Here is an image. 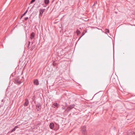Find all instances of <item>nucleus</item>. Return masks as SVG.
Listing matches in <instances>:
<instances>
[{"label":"nucleus","mask_w":135,"mask_h":135,"mask_svg":"<svg viewBox=\"0 0 135 135\" xmlns=\"http://www.w3.org/2000/svg\"><path fill=\"white\" fill-rule=\"evenodd\" d=\"M59 105L57 103H54L52 105L53 107L55 108V107H56L57 108H58Z\"/></svg>","instance_id":"8"},{"label":"nucleus","mask_w":135,"mask_h":135,"mask_svg":"<svg viewBox=\"0 0 135 135\" xmlns=\"http://www.w3.org/2000/svg\"><path fill=\"white\" fill-rule=\"evenodd\" d=\"M28 18V17H26L24 19L26 21Z\"/></svg>","instance_id":"20"},{"label":"nucleus","mask_w":135,"mask_h":135,"mask_svg":"<svg viewBox=\"0 0 135 135\" xmlns=\"http://www.w3.org/2000/svg\"><path fill=\"white\" fill-rule=\"evenodd\" d=\"M36 107L37 110L38 111L40 110L41 108V105L40 103H38L36 105Z\"/></svg>","instance_id":"2"},{"label":"nucleus","mask_w":135,"mask_h":135,"mask_svg":"<svg viewBox=\"0 0 135 135\" xmlns=\"http://www.w3.org/2000/svg\"><path fill=\"white\" fill-rule=\"evenodd\" d=\"M18 126H15V128H18Z\"/></svg>","instance_id":"26"},{"label":"nucleus","mask_w":135,"mask_h":135,"mask_svg":"<svg viewBox=\"0 0 135 135\" xmlns=\"http://www.w3.org/2000/svg\"><path fill=\"white\" fill-rule=\"evenodd\" d=\"M85 34V33H84V32H83L82 33V35H81V36L82 37Z\"/></svg>","instance_id":"22"},{"label":"nucleus","mask_w":135,"mask_h":135,"mask_svg":"<svg viewBox=\"0 0 135 135\" xmlns=\"http://www.w3.org/2000/svg\"><path fill=\"white\" fill-rule=\"evenodd\" d=\"M75 106L74 104H73L70 105V106L68 107L71 109L73 108Z\"/></svg>","instance_id":"12"},{"label":"nucleus","mask_w":135,"mask_h":135,"mask_svg":"<svg viewBox=\"0 0 135 135\" xmlns=\"http://www.w3.org/2000/svg\"><path fill=\"white\" fill-rule=\"evenodd\" d=\"M23 16H22V15L21 16V17L20 18V19H21L23 17Z\"/></svg>","instance_id":"28"},{"label":"nucleus","mask_w":135,"mask_h":135,"mask_svg":"<svg viewBox=\"0 0 135 135\" xmlns=\"http://www.w3.org/2000/svg\"><path fill=\"white\" fill-rule=\"evenodd\" d=\"M82 133L84 135H87V133L86 131V128L85 126H84L81 127Z\"/></svg>","instance_id":"1"},{"label":"nucleus","mask_w":135,"mask_h":135,"mask_svg":"<svg viewBox=\"0 0 135 135\" xmlns=\"http://www.w3.org/2000/svg\"><path fill=\"white\" fill-rule=\"evenodd\" d=\"M132 135H135V133L134 132L132 134Z\"/></svg>","instance_id":"27"},{"label":"nucleus","mask_w":135,"mask_h":135,"mask_svg":"<svg viewBox=\"0 0 135 135\" xmlns=\"http://www.w3.org/2000/svg\"><path fill=\"white\" fill-rule=\"evenodd\" d=\"M32 99L33 100V101H34V97H33V98H32Z\"/></svg>","instance_id":"29"},{"label":"nucleus","mask_w":135,"mask_h":135,"mask_svg":"<svg viewBox=\"0 0 135 135\" xmlns=\"http://www.w3.org/2000/svg\"><path fill=\"white\" fill-rule=\"evenodd\" d=\"M54 124L53 123H51L49 125L51 129H53L54 127Z\"/></svg>","instance_id":"9"},{"label":"nucleus","mask_w":135,"mask_h":135,"mask_svg":"<svg viewBox=\"0 0 135 135\" xmlns=\"http://www.w3.org/2000/svg\"><path fill=\"white\" fill-rule=\"evenodd\" d=\"M53 65L54 66L55 64H53Z\"/></svg>","instance_id":"30"},{"label":"nucleus","mask_w":135,"mask_h":135,"mask_svg":"<svg viewBox=\"0 0 135 135\" xmlns=\"http://www.w3.org/2000/svg\"><path fill=\"white\" fill-rule=\"evenodd\" d=\"M30 41H29L28 42V47H29L30 45Z\"/></svg>","instance_id":"18"},{"label":"nucleus","mask_w":135,"mask_h":135,"mask_svg":"<svg viewBox=\"0 0 135 135\" xmlns=\"http://www.w3.org/2000/svg\"><path fill=\"white\" fill-rule=\"evenodd\" d=\"M35 45L33 46L30 49V50L32 51V50L35 48Z\"/></svg>","instance_id":"15"},{"label":"nucleus","mask_w":135,"mask_h":135,"mask_svg":"<svg viewBox=\"0 0 135 135\" xmlns=\"http://www.w3.org/2000/svg\"><path fill=\"white\" fill-rule=\"evenodd\" d=\"M31 37H30L29 40H32L34 38L35 36V33L34 32H32L30 35Z\"/></svg>","instance_id":"4"},{"label":"nucleus","mask_w":135,"mask_h":135,"mask_svg":"<svg viewBox=\"0 0 135 135\" xmlns=\"http://www.w3.org/2000/svg\"><path fill=\"white\" fill-rule=\"evenodd\" d=\"M33 83L35 85H39V82L38 80H35L33 81Z\"/></svg>","instance_id":"6"},{"label":"nucleus","mask_w":135,"mask_h":135,"mask_svg":"<svg viewBox=\"0 0 135 135\" xmlns=\"http://www.w3.org/2000/svg\"><path fill=\"white\" fill-rule=\"evenodd\" d=\"M82 37V36H81L79 38V39H78V41L80 39V38Z\"/></svg>","instance_id":"23"},{"label":"nucleus","mask_w":135,"mask_h":135,"mask_svg":"<svg viewBox=\"0 0 135 135\" xmlns=\"http://www.w3.org/2000/svg\"><path fill=\"white\" fill-rule=\"evenodd\" d=\"M65 106L66 107V106H67V105H67V104L66 103H65Z\"/></svg>","instance_id":"24"},{"label":"nucleus","mask_w":135,"mask_h":135,"mask_svg":"<svg viewBox=\"0 0 135 135\" xmlns=\"http://www.w3.org/2000/svg\"><path fill=\"white\" fill-rule=\"evenodd\" d=\"M44 2L45 4L47 5L49 3V0H44Z\"/></svg>","instance_id":"10"},{"label":"nucleus","mask_w":135,"mask_h":135,"mask_svg":"<svg viewBox=\"0 0 135 135\" xmlns=\"http://www.w3.org/2000/svg\"><path fill=\"white\" fill-rule=\"evenodd\" d=\"M15 83L17 84H20L21 83L20 81L17 79L15 80Z\"/></svg>","instance_id":"7"},{"label":"nucleus","mask_w":135,"mask_h":135,"mask_svg":"<svg viewBox=\"0 0 135 135\" xmlns=\"http://www.w3.org/2000/svg\"><path fill=\"white\" fill-rule=\"evenodd\" d=\"M105 33H109V30L107 29H106L105 30Z\"/></svg>","instance_id":"13"},{"label":"nucleus","mask_w":135,"mask_h":135,"mask_svg":"<svg viewBox=\"0 0 135 135\" xmlns=\"http://www.w3.org/2000/svg\"><path fill=\"white\" fill-rule=\"evenodd\" d=\"M70 109H71L68 107L67 108L65 109V111L67 112H68L70 110Z\"/></svg>","instance_id":"14"},{"label":"nucleus","mask_w":135,"mask_h":135,"mask_svg":"<svg viewBox=\"0 0 135 135\" xmlns=\"http://www.w3.org/2000/svg\"><path fill=\"white\" fill-rule=\"evenodd\" d=\"M62 108L63 109H65V108L64 107H62Z\"/></svg>","instance_id":"25"},{"label":"nucleus","mask_w":135,"mask_h":135,"mask_svg":"<svg viewBox=\"0 0 135 135\" xmlns=\"http://www.w3.org/2000/svg\"><path fill=\"white\" fill-rule=\"evenodd\" d=\"M35 0H32L30 2V4H32L33 2L35 1Z\"/></svg>","instance_id":"19"},{"label":"nucleus","mask_w":135,"mask_h":135,"mask_svg":"<svg viewBox=\"0 0 135 135\" xmlns=\"http://www.w3.org/2000/svg\"><path fill=\"white\" fill-rule=\"evenodd\" d=\"M97 2H96H96H94V4L93 5V6H94V5H95V4H97Z\"/></svg>","instance_id":"21"},{"label":"nucleus","mask_w":135,"mask_h":135,"mask_svg":"<svg viewBox=\"0 0 135 135\" xmlns=\"http://www.w3.org/2000/svg\"><path fill=\"white\" fill-rule=\"evenodd\" d=\"M25 102L24 104V105L26 107L29 104V102L27 99H26L25 100Z\"/></svg>","instance_id":"5"},{"label":"nucleus","mask_w":135,"mask_h":135,"mask_svg":"<svg viewBox=\"0 0 135 135\" xmlns=\"http://www.w3.org/2000/svg\"><path fill=\"white\" fill-rule=\"evenodd\" d=\"M45 9H40V11H39V12H40L39 15H40V16H42V13L45 11Z\"/></svg>","instance_id":"3"},{"label":"nucleus","mask_w":135,"mask_h":135,"mask_svg":"<svg viewBox=\"0 0 135 135\" xmlns=\"http://www.w3.org/2000/svg\"><path fill=\"white\" fill-rule=\"evenodd\" d=\"M27 12H28V10H27L24 12V13L22 14V16H24L26 14V13Z\"/></svg>","instance_id":"16"},{"label":"nucleus","mask_w":135,"mask_h":135,"mask_svg":"<svg viewBox=\"0 0 135 135\" xmlns=\"http://www.w3.org/2000/svg\"><path fill=\"white\" fill-rule=\"evenodd\" d=\"M16 129L15 128H13L11 131V132H12L15 131L16 130Z\"/></svg>","instance_id":"17"},{"label":"nucleus","mask_w":135,"mask_h":135,"mask_svg":"<svg viewBox=\"0 0 135 135\" xmlns=\"http://www.w3.org/2000/svg\"><path fill=\"white\" fill-rule=\"evenodd\" d=\"M76 33L77 35L78 36L80 33L81 32L80 31L78 30L77 29L76 31Z\"/></svg>","instance_id":"11"},{"label":"nucleus","mask_w":135,"mask_h":135,"mask_svg":"<svg viewBox=\"0 0 135 135\" xmlns=\"http://www.w3.org/2000/svg\"><path fill=\"white\" fill-rule=\"evenodd\" d=\"M53 65L54 66L55 64H53Z\"/></svg>","instance_id":"31"}]
</instances>
